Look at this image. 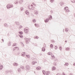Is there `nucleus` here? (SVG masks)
I'll list each match as a JSON object with an SVG mask.
<instances>
[{
    "label": "nucleus",
    "instance_id": "26",
    "mask_svg": "<svg viewBox=\"0 0 75 75\" xmlns=\"http://www.w3.org/2000/svg\"><path fill=\"white\" fill-rule=\"evenodd\" d=\"M7 24L5 23L4 24V25H5V26H6V25H7Z\"/></svg>",
    "mask_w": 75,
    "mask_h": 75
},
{
    "label": "nucleus",
    "instance_id": "29",
    "mask_svg": "<svg viewBox=\"0 0 75 75\" xmlns=\"http://www.w3.org/2000/svg\"><path fill=\"white\" fill-rule=\"evenodd\" d=\"M63 75H66V74L64 73H63Z\"/></svg>",
    "mask_w": 75,
    "mask_h": 75
},
{
    "label": "nucleus",
    "instance_id": "8",
    "mask_svg": "<svg viewBox=\"0 0 75 75\" xmlns=\"http://www.w3.org/2000/svg\"><path fill=\"white\" fill-rule=\"evenodd\" d=\"M48 55H51L52 54V53L51 52H49L47 53Z\"/></svg>",
    "mask_w": 75,
    "mask_h": 75
},
{
    "label": "nucleus",
    "instance_id": "33",
    "mask_svg": "<svg viewBox=\"0 0 75 75\" xmlns=\"http://www.w3.org/2000/svg\"><path fill=\"white\" fill-rule=\"evenodd\" d=\"M54 55H52V57H54Z\"/></svg>",
    "mask_w": 75,
    "mask_h": 75
},
{
    "label": "nucleus",
    "instance_id": "5",
    "mask_svg": "<svg viewBox=\"0 0 75 75\" xmlns=\"http://www.w3.org/2000/svg\"><path fill=\"white\" fill-rule=\"evenodd\" d=\"M41 68L40 67H38L36 68V69L37 70H40V69H41Z\"/></svg>",
    "mask_w": 75,
    "mask_h": 75
},
{
    "label": "nucleus",
    "instance_id": "4",
    "mask_svg": "<svg viewBox=\"0 0 75 75\" xmlns=\"http://www.w3.org/2000/svg\"><path fill=\"white\" fill-rule=\"evenodd\" d=\"M49 21V19L47 18L45 20V23H47Z\"/></svg>",
    "mask_w": 75,
    "mask_h": 75
},
{
    "label": "nucleus",
    "instance_id": "9",
    "mask_svg": "<svg viewBox=\"0 0 75 75\" xmlns=\"http://www.w3.org/2000/svg\"><path fill=\"white\" fill-rule=\"evenodd\" d=\"M50 72H49V71H47L46 72V74L47 75H49V74H50Z\"/></svg>",
    "mask_w": 75,
    "mask_h": 75
},
{
    "label": "nucleus",
    "instance_id": "7",
    "mask_svg": "<svg viewBox=\"0 0 75 75\" xmlns=\"http://www.w3.org/2000/svg\"><path fill=\"white\" fill-rule=\"evenodd\" d=\"M28 31V30H27V29H26L24 31L25 33H27Z\"/></svg>",
    "mask_w": 75,
    "mask_h": 75
},
{
    "label": "nucleus",
    "instance_id": "21",
    "mask_svg": "<svg viewBox=\"0 0 75 75\" xmlns=\"http://www.w3.org/2000/svg\"><path fill=\"white\" fill-rule=\"evenodd\" d=\"M42 72L43 74H45V73H46L45 71H43Z\"/></svg>",
    "mask_w": 75,
    "mask_h": 75
},
{
    "label": "nucleus",
    "instance_id": "40",
    "mask_svg": "<svg viewBox=\"0 0 75 75\" xmlns=\"http://www.w3.org/2000/svg\"><path fill=\"white\" fill-rule=\"evenodd\" d=\"M71 75H72V74H71Z\"/></svg>",
    "mask_w": 75,
    "mask_h": 75
},
{
    "label": "nucleus",
    "instance_id": "25",
    "mask_svg": "<svg viewBox=\"0 0 75 75\" xmlns=\"http://www.w3.org/2000/svg\"><path fill=\"white\" fill-rule=\"evenodd\" d=\"M25 13H26V14H29V13H28V12L27 13V12H26Z\"/></svg>",
    "mask_w": 75,
    "mask_h": 75
},
{
    "label": "nucleus",
    "instance_id": "38",
    "mask_svg": "<svg viewBox=\"0 0 75 75\" xmlns=\"http://www.w3.org/2000/svg\"><path fill=\"white\" fill-rule=\"evenodd\" d=\"M63 4H64V3H62V5H63Z\"/></svg>",
    "mask_w": 75,
    "mask_h": 75
},
{
    "label": "nucleus",
    "instance_id": "1",
    "mask_svg": "<svg viewBox=\"0 0 75 75\" xmlns=\"http://www.w3.org/2000/svg\"><path fill=\"white\" fill-rule=\"evenodd\" d=\"M12 4H8L7 6V8H10L11 7H12Z\"/></svg>",
    "mask_w": 75,
    "mask_h": 75
},
{
    "label": "nucleus",
    "instance_id": "3",
    "mask_svg": "<svg viewBox=\"0 0 75 75\" xmlns=\"http://www.w3.org/2000/svg\"><path fill=\"white\" fill-rule=\"evenodd\" d=\"M48 19H49V20H51L52 19V16H48Z\"/></svg>",
    "mask_w": 75,
    "mask_h": 75
},
{
    "label": "nucleus",
    "instance_id": "14",
    "mask_svg": "<svg viewBox=\"0 0 75 75\" xmlns=\"http://www.w3.org/2000/svg\"><path fill=\"white\" fill-rule=\"evenodd\" d=\"M35 27H38L39 25H38V24H35Z\"/></svg>",
    "mask_w": 75,
    "mask_h": 75
},
{
    "label": "nucleus",
    "instance_id": "30",
    "mask_svg": "<svg viewBox=\"0 0 75 75\" xmlns=\"http://www.w3.org/2000/svg\"><path fill=\"white\" fill-rule=\"evenodd\" d=\"M52 58H53V59H55V57L54 56H53V57H52Z\"/></svg>",
    "mask_w": 75,
    "mask_h": 75
},
{
    "label": "nucleus",
    "instance_id": "32",
    "mask_svg": "<svg viewBox=\"0 0 75 75\" xmlns=\"http://www.w3.org/2000/svg\"><path fill=\"white\" fill-rule=\"evenodd\" d=\"M67 50H69V48H67Z\"/></svg>",
    "mask_w": 75,
    "mask_h": 75
},
{
    "label": "nucleus",
    "instance_id": "19",
    "mask_svg": "<svg viewBox=\"0 0 75 75\" xmlns=\"http://www.w3.org/2000/svg\"><path fill=\"white\" fill-rule=\"evenodd\" d=\"M3 68V65H1L0 66V69H2Z\"/></svg>",
    "mask_w": 75,
    "mask_h": 75
},
{
    "label": "nucleus",
    "instance_id": "13",
    "mask_svg": "<svg viewBox=\"0 0 75 75\" xmlns=\"http://www.w3.org/2000/svg\"><path fill=\"white\" fill-rule=\"evenodd\" d=\"M19 36L20 37V38H23V36L22 35H19Z\"/></svg>",
    "mask_w": 75,
    "mask_h": 75
},
{
    "label": "nucleus",
    "instance_id": "23",
    "mask_svg": "<svg viewBox=\"0 0 75 75\" xmlns=\"http://www.w3.org/2000/svg\"><path fill=\"white\" fill-rule=\"evenodd\" d=\"M26 57H27L29 58V57H30V56L29 55H26Z\"/></svg>",
    "mask_w": 75,
    "mask_h": 75
},
{
    "label": "nucleus",
    "instance_id": "39",
    "mask_svg": "<svg viewBox=\"0 0 75 75\" xmlns=\"http://www.w3.org/2000/svg\"><path fill=\"white\" fill-rule=\"evenodd\" d=\"M35 63H37V62H35Z\"/></svg>",
    "mask_w": 75,
    "mask_h": 75
},
{
    "label": "nucleus",
    "instance_id": "31",
    "mask_svg": "<svg viewBox=\"0 0 75 75\" xmlns=\"http://www.w3.org/2000/svg\"><path fill=\"white\" fill-rule=\"evenodd\" d=\"M51 42H54V41L53 40H51Z\"/></svg>",
    "mask_w": 75,
    "mask_h": 75
},
{
    "label": "nucleus",
    "instance_id": "16",
    "mask_svg": "<svg viewBox=\"0 0 75 75\" xmlns=\"http://www.w3.org/2000/svg\"><path fill=\"white\" fill-rule=\"evenodd\" d=\"M25 55V53H22V56H23V57H24Z\"/></svg>",
    "mask_w": 75,
    "mask_h": 75
},
{
    "label": "nucleus",
    "instance_id": "34",
    "mask_svg": "<svg viewBox=\"0 0 75 75\" xmlns=\"http://www.w3.org/2000/svg\"><path fill=\"white\" fill-rule=\"evenodd\" d=\"M73 65H74V66L75 65V63H74V64H73Z\"/></svg>",
    "mask_w": 75,
    "mask_h": 75
},
{
    "label": "nucleus",
    "instance_id": "37",
    "mask_svg": "<svg viewBox=\"0 0 75 75\" xmlns=\"http://www.w3.org/2000/svg\"><path fill=\"white\" fill-rule=\"evenodd\" d=\"M65 42H67V41H66Z\"/></svg>",
    "mask_w": 75,
    "mask_h": 75
},
{
    "label": "nucleus",
    "instance_id": "15",
    "mask_svg": "<svg viewBox=\"0 0 75 75\" xmlns=\"http://www.w3.org/2000/svg\"><path fill=\"white\" fill-rule=\"evenodd\" d=\"M42 51H45V48L44 47L42 48Z\"/></svg>",
    "mask_w": 75,
    "mask_h": 75
},
{
    "label": "nucleus",
    "instance_id": "27",
    "mask_svg": "<svg viewBox=\"0 0 75 75\" xmlns=\"http://www.w3.org/2000/svg\"><path fill=\"white\" fill-rule=\"evenodd\" d=\"M59 48L60 50H62V47H59Z\"/></svg>",
    "mask_w": 75,
    "mask_h": 75
},
{
    "label": "nucleus",
    "instance_id": "11",
    "mask_svg": "<svg viewBox=\"0 0 75 75\" xmlns=\"http://www.w3.org/2000/svg\"><path fill=\"white\" fill-rule=\"evenodd\" d=\"M52 69H53V70H55V69H56V68H55V67H53Z\"/></svg>",
    "mask_w": 75,
    "mask_h": 75
},
{
    "label": "nucleus",
    "instance_id": "28",
    "mask_svg": "<svg viewBox=\"0 0 75 75\" xmlns=\"http://www.w3.org/2000/svg\"><path fill=\"white\" fill-rule=\"evenodd\" d=\"M50 1L51 2H52V1H54V0H50Z\"/></svg>",
    "mask_w": 75,
    "mask_h": 75
},
{
    "label": "nucleus",
    "instance_id": "10",
    "mask_svg": "<svg viewBox=\"0 0 75 75\" xmlns=\"http://www.w3.org/2000/svg\"><path fill=\"white\" fill-rule=\"evenodd\" d=\"M19 33L20 34V35H22V34H23V33L22 32H19Z\"/></svg>",
    "mask_w": 75,
    "mask_h": 75
},
{
    "label": "nucleus",
    "instance_id": "22",
    "mask_svg": "<svg viewBox=\"0 0 75 75\" xmlns=\"http://www.w3.org/2000/svg\"><path fill=\"white\" fill-rule=\"evenodd\" d=\"M65 31H68V28H66L65 29Z\"/></svg>",
    "mask_w": 75,
    "mask_h": 75
},
{
    "label": "nucleus",
    "instance_id": "17",
    "mask_svg": "<svg viewBox=\"0 0 75 75\" xmlns=\"http://www.w3.org/2000/svg\"><path fill=\"white\" fill-rule=\"evenodd\" d=\"M71 1L72 3H75V0H71Z\"/></svg>",
    "mask_w": 75,
    "mask_h": 75
},
{
    "label": "nucleus",
    "instance_id": "35",
    "mask_svg": "<svg viewBox=\"0 0 75 75\" xmlns=\"http://www.w3.org/2000/svg\"><path fill=\"white\" fill-rule=\"evenodd\" d=\"M57 75H59V74H57Z\"/></svg>",
    "mask_w": 75,
    "mask_h": 75
},
{
    "label": "nucleus",
    "instance_id": "36",
    "mask_svg": "<svg viewBox=\"0 0 75 75\" xmlns=\"http://www.w3.org/2000/svg\"><path fill=\"white\" fill-rule=\"evenodd\" d=\"M25 40H27V38H25Z\"/></svg>",
    "mask_w": 75,
    "mask_h": 75
},
{
    "label": "nucleus",
    "instance_id": "12",
    "mask_svg": "<svg viewBox=\"0 0 75 75\" xmlns=\"http://www.w3.org/2000/svg\"><path fill=\"white\" fill-rule=\"evenodd\" d=\"M50 47L51 48H53V45L52 44L50 45Z\"/></svg>",
    "mask_w": 75,
    "mask_h": 75
},
{
    "label": "nucleus",
    "instance_id": "6",
    "mask_svg": "<svg viewBox=\"0 0 75 75\" xmlns=\"http://www.w3.org/2000/svg\"><path fill=\"white\" fill-rule=\"evenodd\" d=\"M26 68L27 69H30V67L29 66H26Z\"/></svg>",
    "mask_w": 75,
    "mask_h": 75
},
{
    "label": "nucleus",
    "instance_id": "24",
    "mask_svg": "<svg viewBox=\"0 0 75 75\" xmlns=\"http://www.w3.org/2000/svg\"><path fill=\"white\" fill-rule=\"evenodd\" d=\"M65 66H66V65H68V64L67 63H66L64 64Z\"/></svg>",
    "mask_w": 75,
    "mask_h": 75
},
{
    "label": "nucleus",
    "instance_id": "18",
    "mask_svg": "<svg viewBox=\"0 0 75 75\" xmlns=\"http://www.w3.org/2000/svg\"><path fill=\"white\" fill-rule=\"evenodd\" d=\"M14 65L15 66H17L18 65V64L17 63H14Z\"/></svg>",
    "mask_w": 75,
    "mask_h": 75
},
{
    "label": "nucleus",
    "instance_id": "20",
    "mask_svg": "<svg viewBox=\"0 0 75 75\" xmlns=\"http://www.w3.org/2000/svg\"><path fill=\"white\" fill-rule=\"evenodd\" d=\"M33 21L34 23H35V22H36V21L35 20V19H33Z\"/></svg>",
    "mask_w": 75,
    "mask_h": 75
},
{
    "label": "nucleus",
    "instance_id": "2",
    "mask_svg": "<svg viewBox=\"0 0 75 75\" xmlns=\"http://www.w3.org/2000/svg\"><path fill=\"white\" fill-rule=\"evenodd\" d=\"M64 9L65 10H67L66 11H67V12H69V10L68 9V8L67 7L64 8Z\"/></svg>",
    "mask_w": 75,
    "mask_h": 75
}]
</instances>
